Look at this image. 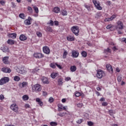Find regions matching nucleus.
Segmentation results:
<instances>
[{
  "instance_id": "nucleus-34",
  "label": "nucleus",
  "mask_w": 126,
  "mask_h": 126,
  "mask_svg": "<svg viewBox=\"0 0 126 126\" xmlns=\"http://www.w3.org/2000/svg\"><path fill=\"white\" fill-rule=\"evenodd\" d=\"M81 55L83 58H86V57H87V53H86V51H83L81 53Z\"/></svg>"
},
{
  "instance_id": "nucleus-33",
  "label": "nucleus",
  "mask_w": 126,
  "mask_h": 126,
  "mask_svg": "<svg viewBox=\"0 0 126 126\" xmlns=\"http://www.w3.org/2000/svg\"><path fill=\"white\" fill-rule=\"evenodd\" d=\"M54 21L53 20H51L47 23L48 25H50V26H54Z\"/></svg>"
},
{
  "instance_id": "nucleus-49",
  "label": "nucleus",
  "mask_w": 126,
  "mask_h": 126,
  "mask_svg": "<svg viewBox=\"0 0 126 126\" xmlns=\"http://www.w3.org/2000/svg\"><path fill=\"white\" fill-rule=\"evenodd\" d=\"M100 16H101V14L100 13H97L95 15V18H99Z\"/></svg>"
},
{
  "instance_id": "nucleus-63",
  "label": "nucleus",
  "mask_w": 126,
  "mask_h": 126,
  "mask_svg": "<svg viewBox=\"0 0 126 126\" xmlns=\"http://www.w3.org/2000/svg\"><path fill=\"white\" fill-rule=\"evenodd\" d=\"M25 107L26 108H30V105L29 104H26L25 105Z\"/></svg>"
},
{
  "instance_id": "nucleus-4",
  "label": "nucleus",
  "mask_w": 126,
  "mask_h": 126,
  "mask_svg": "<svg viewBox=\"0 0 126 126\" xmlns=\"http://www.w3.org/2000/svg\"><path fill=\"white\" fill-rule=\"evenodd\" d=\"M117 25L116 26V29L117 30H123L124 29V23L121 21H118L116 23Z\"/></svg>"
},
{
  "instance_id": "nucleus-51",
  "label": "nucleus",
  "mask_w": 126,
  "mask_h": 126,
  "mask_svg": "<svg viewBox=\"0 0 126 126\" xmlns=\"http://www.w3.org/2000/svg\"><path fill=\"white\" fill-rule=\"evenodd\" d=\"M36 35L38 37H42V33L39 32H36Z\"/></svg>"
},
{
  "instance_id": "nucleus-9",
  "label": "nucleus",
  "mask_w": 126,
  "mask_h": 126,
  "mask_svg": "<svg viewBox=\"0 0 126 126\" xmlns=\"http://www.w3.org/2000/svg\"><path fill=\"white\" fill-rule=\"evenodd\" d=\"M43 52L44 53V54L49 55L50 52V48L48 46H44L43 47Z\"/></svg>"
},
{
  "instance_id": "nucleus-26",
  "label": "nucleus",
  "mask_w": 126,
  "mask_h": 126,
  "mask_svg": "<svg viewBox=\"0 0 126 126\" xmlns=\"http://www.w3.org/2000/svg\"><path fill=\"white\" fill-rule=\"evenodd\" d=\"M45 31H46V32H53V29L51 27H46Z\"/></svg>"
},
{
  "instance_id": "nucleus-58",
  "label": "nucleus",
  "mask_w": 126,
  "mask_h": 126,
  "mask_svg": "<svg viewBox=\"0 0 126 126\" xmlns=\"http://www.w3.org/2000/svg\"><path fill=\"white\" fill-rule=\"evenodd\" d=\"M4 99V96L2 94L0 95V100H3Z\"/></svg>"
},
{
  "instance_id": "nucleus-61",
  "label": "nucleus",
  "mask_w": 126,
  "mask_h": 126,
  "mask_svg": "<svg viewBox=\"0 0 126 126\" xmlns=\"http://www.w3.org/2000/svg\"><path fill=\"white\" fill-rule=\"evenodd\" d=\"M0 3L1 4L3 5V4H4V3H5V1H4L3 0H2L0 1Z\"/></svg>"
},
{
  "instance_id": "nucleus-47",
  "label": "nucleus",
  "mask_w": 126,
  "mask_h": 126,
  "mask_svg": "<svg viewBox=\"0 0 126 126\" xmlns=\"http://www.w3.org/2000/svg\"><path fill=\"white\" fill-rule=\"evenodd\" d=\"M65 114V113L64 112L60 113L57 114V116H59V117H63Z\"/></svg>"
},
{
  "instance_id": "nucleus-27",
  "label": "nucleus",
  "mask_w": 126,
  "mask_h": 126,
  "mask_svg": "<svg viewBox=\"0 0 126 126\" xmlns=\"http://www.w3.org/2000/svg\"><path fill=\"white\" fill-rule=\"evenodd\" d=\"M111 49L109 48L106 49H104V53L106 54V55H109V54H111Z\"/></svg>"
},
{
  "instance_id": "nucleus-28",
  "label": "nucleus",
  "mask_w": 126,
  "mask_h": 126,
  "mask_svg": "<svg viewBox=\"0 0 126 126\" xmlns=\"http://www.w3.org/2000/svg\"><path fill=\"white\" fill-rule=\"evenodd\" d=\"M84 6L87 8V9L89 11H90V10H91V9L90 8V5H88L87 4H85L84 5Z\"/></svg>"
},
{
  "instance_id": "nucleus-10",
  "label": "nucleus",
  "mask_w": 126,
  "mask_h": 126,
  "mask_svg": "<svg viewBox=\"0 0 126 126\" xmlns=\"http://www.w3.org/2000/svg\"><path fill=\"white\" fill-rule=\"evenodd\" d=\"M79 56V53L76 50H73L72 51V58H78Z\"/></svg>"
},
{
  "instance_id": "nucleus-55",
  "label": "nucleus",
  "mask_w": 126,
  "mask_h": 126,
  "mask_svg": "<svg viewBox=\"0 0 126 126\" xmlns=\"http://www.w3.org/2000/svg\"><path fill=\"white\" fill-rule=\"evenodd\" d=\"M42 95L43 96H47L48 95V93L45 91L42 92Z\"/></svg>"
},
{
  "instance_id": "nucleus-11",
  "label": "nucleus",
  "mask_w": 126,
  "mask_h": 126,
  "mask_svg": "<svg viewBox=\"0 0 126 126\" xmlns=\"http://www.w3.org/2000/svg\"><path fill=\"white\" fill-rule=\"evenodd\" d=\"M106 68L108 70V71L109 72H110L111 73H113V72L114 71V70H113V67H112V66L109 64H107L106 65Z\"/></svg>"
},
{
  "instance_id": "nucleus-44",
  "label": "nucleus",
  "mask_w": 126,
  "mask_h": 126,
  "mask_svg": "<svg viewBox=\"0 0 126 126\" xmlns=\"http://www.w3.org/2000/svg\"><path fill=\"white\" fill-rule=\"evenodd\" d=\"M81 94H80V93L77 92H76L75 93V96H76V97H79V96H81Z\"/></svg>"
},
{
  "instance_id": "nucleus-18",
  "label": "nucleus",
  "mask_w": 126,
  "mask_h": 126,
  "mask_svg": "<svg viewBox=\"0 0 126 126\" xmlns=\"http://www.w3.org/2000/svg\"><path fill=\"white\" fill-rule=\"evenodd\" d=\"M19 39L20 41H26V40H27V37L24 34H21L19 37Z\"/></svg>"
},
{
  "instance_id": "nucleus-62",
  "label": "nucleus",
  "mask_w": 126,
  "mask_h": 126,
  "mask_svg": "<svg viewBox=\"0 0 126 126\" xmlns=\"http://www.w3.org/2000/svg\"><path fill=\"white\" fill-rule=\"evenodd\" d=\"M99 101H100V102H103V101H105V98H104V97H101V98L100 99Z\"/></svg>"
},
{
  "instance_id": "nucleus-53",
  "label": "nucleus",
  "mask_w": 126,
  "mask_h": 126,
  "mask_svg": "<svg viewBox=\"0 0 126 126\" xmlns=\"http://www.w3.org/2000/svg\"><path fill=\"white\" fill-rule=\"evenodd\" d=\"M102 106L103 107H106V106H108V103L106 102H103L102 103Z\"/></svg>"
},
{
  "instance_id": "nucleus-21",
  "label": "nucleus",
  "mask_w": 126,
  "mask_h": 126,
  "mask_svg": "<svg viewBox=\"0 0 126 126\" xmlns=\"http://www.w3.org/2000/svg\"><path fill=\"white\" fill-rule=\"evenodd\" d=\"M53 11L55 13H59V12L61 11V9H60L59 7H54Z\"/></svg>"
},
{
  "instance_id": "nucleus-8",
  "label": "nucleus",
  "mask_w": 126,
  "mask_h": 126,
  "mask_svg": "<svg viewBox=\"0 0 126 126\" xmlns=\"http://www.w3.org/2000/svg\"><path fill=\"white\" fill-rule=\"evenodd\" d=\"M33 57L35 58V59H42L44 58V55L40 53H34Z\"/></svg>"
},
{
  "instance_id": "nucleus-46",
  "label": "nucleus",
  "mask_w": 126,
  "mask_h": 126,
  "mask_svg": "<svg viewBox=\"0 0 126 126\" xmlns=\"http://www.w3.org/2000/svg\"><path fill=\"white\" fill-rule=\"evenodd\" d=\"M28 10L31 13H32L33 12V9H32V8L30 6L28 7Z\"/></svg>"
},
{
  "instance_id": "nucleus-54",
  "label": "nucleus",
  "mask_w": 126,
  "mask_h": 126,
  "mask_svg": "<svg viewBox=\"0 0 126 126\" xmlns=\"http://www.w3.org/2000/svg\"><path fill=\"white\" fill-rule=\"evenodd\" d=\"M106 5L110 6V5H111V4H112V2H111V1L108 0L106 2Z\"/></svg>"
},
{
  "instance_id": "nucleus-16",
  "label": "nucleus",
  "mask_w": 126,
  "mask_h": 126,
  "mask_svg": "<svg viewBox=\"0 0 126 126\" xmlns=\"http://www.w3.org/2000/svg\"><path fill=\"white\" fill-rule=\"evenodd\" d=\"M9 59V57L7 56L3 58V59H2L3 63L5 64H7L9 63V61H8Z\"/></svg>"
},
{
  "instance_id": "nucleus-12",
  "label": "nucleus",
  "mask_w": 126,
  "mask_h": 126,
  "mask_svg": "<svg viewBox=\"0 0 126 126\" xmlns=\"http://www.w3.org/2000/svg\"><path fill=\"white\" fill-rule=\"evenodd\" d=\"M66 39L67 41H69L70 42H71L75 40V37H74V36L73 35H69L66 37Z\"/></svg>"
},
{
  "instance_id": "nucleus-50",
  "label": "nucleus",
  "mask_w": 126,
  "mask_h": 126,
  "mask_svg": "<svg viewBox=\"0 0 126 126\" xmlns=\"http://www.w3.org/2000/svg\"><path fill=\"white\" fill-rule=\"evenodd\" d=\"M94 125V123L91 121L88 122V126H92Z\"/></svg>"
},
{
  "instance_id": "nucleus-1",
  "label": "nucleus",
  "mask_w": 126,
  "mask_h": 126,
  "mask_svg": "<svg viewBox=\"0 0 126 126\" xmlns=\"http://www.w3.org/2000/svg\"><path fill=\"white\" fill-rule=\"evenodd\" d=\"M71 31L76 36L79 35V27L77 26H73L71 28Z\"/></svg>"
},
{
  "instance_id": "nucleus-3",
  "label": "nucleus",
  "mask_w": 126,
  "mask_h": 126,
  "mask_svg": "<svg viewBox=\"0 0 126 126\" xmlns=\"http://www.w3.org/2000/svg\"><path fill=\"white\" fill-rule=\"evenodd\" d=\"M96 71L97 73L96 75L97 78L101 79L103 76H105V72H104V71L102 70L101 69H99L97 70Z\"/></svg>"
},
{
  "instance_id": "nucleus-43",
  "label": "nucleus",
  "mask_w": 126,
  "mask_h": 126,
  "mask_svg": "<svg viewBox=\"0 0 126 126\" xmlns=\"http://www.w3.org/2000/svg\"><path fill=\"white\" fill-rule=\"evenodd\" d=\"M50 126H58V123H57L56 122H52L50 123Z\"/></svg>"
},
{
  "instance_id": "nucleus-30",
  "label": "nucleus",
  "mask_w": 126,
  "mask_h": 126,
  "mask_svg": "<svg viewBox=\"0 0 126 126\" xmlns=\"http://www.w3.org/2000/svg\"><path fill=\"white\" fill-rule=\"evenodd\" d=\"M122 78H123V75H119L117 77V80H118V82H122Z\"/></svg>"
},
{
  "instance_id": "nucleus-5",
  "label": "nucleus",
  "mask_w": 126,
  "mask_h": 126,
  "mask_svg": "<svg viewBox=\"0 0 126 126\" xmlns=\"http://www.w3.org/2000/svg\"><path fill=\"white\" fill-rule=\"evenodd\" d=\"M93 2L94 4L95 5L96 9H98V10H102L103 9V8L100 5V2L96 0H93Z\"/></svg>"
},
{
  "instance_id": "nucleus-37",
  "label": "nucleus",
  "mask_w": 126,
  "mask_h": 126,
  "mask_svg": "<svg viewBox=\"0 0 126 126\" xmlns=\"http://www.w3.org/2000/svg\"><path fill=\"white\" fill-rule=\"evenodd\" d=\"M108 112L110 116H114V114H115V111H113V110H109Z\"/></svg>"
},
{
  "instance_id": "nucleus-52",
  "label": "nucleus",
  "mask_w": 126,
  "mask_h": 126,
  "mask_svg": "<svg viewBox=\"0 0 126 126\" xmlns=\"http://www.w3.org/2000/svg\"><path fill=\"white\" fill-rule=\"evenodd\" d=\"M49 102L50 103H53V102H54V98H53L52 97H50L49 99Z\"/></svg>"
},
{
  "instance_id": "nucleus-29",
  "label": "nucleus",
  "mask_w": 126,
  "mask_h": 126,
  "mask_svg": "<svg viewBox=\"0 0 126 126\" xmlns=\"http://www.w3.org/2000/svg\"><path fill=\"white\" fill-rule=\"evenodd\" d=\"M24 23L25 25H30L31 24V21L29 20H25Z\"/></svg>"
},
{
  "instance_id": "nucleus-6",
  "label": "nucleus",
  "mask_w": 126,
  "mask_h": 126,
  "mask_svg": "<svg viewBox=\"0 0 126 126\" xmlns=\"http://www.w3.org/2000/svg\"><path fill=\"white\" fill-rule=\"evenodd\" d=\"M9 81V78L4 77L0 80V85H3Z\"/></svg>"
},
{
  "instance_id": "nucleus-40",
  "label": "nucleus",
  "mask_w": 126,
  "mask_h": 126,
  "mask_svg": "<svg viewBox=\"0 0 126 126\" xmlns=\"http://www.w3.org/2000/svg\"><path fill=\"white\" fill-rule=\"evenodd\" d=\"M66 56H67V52L66 51H64L63 54V59H66Z\"/></svg>"
},
{
  "instance_id": "nucleus-57",
  "label": "nucleus",
  "mask_w": 126,
  "mask_h": 126,
  "mask_svg": "<svg viewBox=\"0 0 126 126\" xmlns=\"http://www.w3.org/2000/svg\"><path fill=\"white\" fill-rule=\"evenodd\" d=\"M54 25H55L56 26H59V21H54Z\"/></svg>"
},
{
  "instance_id": "nucleus-64",
  "label": "nucleus",
  "mask_w": 126,
  "mask_h": 126,
  "mask_svg": "<svg viewBox=\"0 0 126 126\" xmlns=\"http://www.w3.org/2000/svg\"><path fill=\"white\" fill-rule=\"evenodd\" d=\"M38 104H39V105H40V106H42L43 105V102L40 101V102H38Z\"/></svg>"
},
{
  "instance_id": "nucleus-48",
  "label": "nucleus",
  "mask_w": 126,
  "mask_h": 126,
  "mask_svg": "<svg viewBox=\"0 0 126 126\" xmlns=\"http://www.w3.org/2000/svg\"><path fill=\"white\" fill-rule=\"evenodd\" d=\"M83 103H79L77 104V106L78 108H81L82 107H83Z\"/></svg>"
},
{
  "instance_id": "nucleus-32",
  "label": "nucleus",
  "mask_w": 126,
  "mask_h": 126,
  "mask_svg": "<svg viewBox=\"0 0 126 126\" xmlns=\"http://www.w3.org/2000/svg\"><path fill=\"white\" fill-rule=\"evenodd\" d=\"M62 14L63 16L67 15V11H66V10H62Z\"/></svg>"
},
{
  "instance_id": "nucleus-41",
  "label": "nucleus",
  "mask_w": 126,
  "mask_h": 126,
  "mask_svg": "<svg viewBox=\"0 0 126 126\" xmlns=\"http://www.w3.org/2000/svg\"><path fill=\"white\" fill-rule=\"evenodd\" d=\"M56 63H51L50 64V66H51L52 68H55L56 67Z\"/></svg>"
},
{
  "instance_id": "nucleus-14",
  "label": "nucleus",
  "mask_w": 126,
  "mask_h": 126,
  "mask_svg": "<svg viewBox=\"0 0 126 126\" xmlns=\"http://www.w3.org/2000/svg\"><path fill=\"white\" fill-rule=\"evenodd\" d=\"M116 17H117V16L113 15L110 18H106L104 21H105V22H108L109 21H112V20H113V19H115V18H116Z\"/></svg>"
},
{
  "instance_id": "nucleus-2",
  "label": "nucleus",
  "mask_w": 126,
  "mask_h": 126,
  "mask_svg": "<svg viewBox=\"0 0 126 126\" xmlns=\"http://www.w3.org/2000/svg\"><path fill=\"white\" fill-rule=\"evenodd\" d=\"M32 90L33 92H36V93H38V92H40V91L42 90L41 85H39V84H36L32 86Z\"/></svg>"
},
{
  "instance_id": "nucleus-35",
  "label": "nucleus",
  "mask_w": 126,
  "mask_h": 126,
  "mask_svg": "<svg viewBox=\"0 0 126 126\" xmlns=\"http://www.w3.org/2000/svg\"><path fill=\"white\" fill-rule=\"evenodd\" d=\"M58 110L59 111H62V110H63V104H59L58 105Z\"/></svg>"
},
{
  "instance_id": "nucleus-22",
  "label": "nucleus",
  "mask_w": 126,
  "mask_h": 126,
  "mask_svg": "<svg viewBox=\"0 0 126 126\" xmlns=\"http://www.w3.org/2000/svg\"><path fill=\"white\" fill-rule=\"evenodd\" d=\"M8 36L12 39H15L16 38V33H9Z\"/></svg>"
},
{
  "instance_id": "nucleus-60",
  "label": "nucleus",
  "mask_w": 126,
  "mask_h": 126,
  "mask_svg": "<svg viewBox=\"0 0 126 126\" xmlns=\"http://www.w3.org/2000/svg\"><path fill=\"white\" fill-rule=\"evenodd\" d=\"M70 79H71L70 77H67L65 78V80L66 81H69V80H70Z\"/></svg>"
},
{
  "instance_id": "nucleus-45",
  "label": "nucleus",
  "mask_w": 126,
  "mask_h": 126,
  "mask_svg": "<svg viewBox=\"0 0 126 126\" xmlns=\"http://www.w3.org/2000/svg\"><path fill=\"white\" fill-rule=\"evenodd\" d=\"M17 72H19V73L22 74L24 73V72H25V70L19 69L17 71Z\"/></svg>"
},
{
  "instance_id": "nucleus-19",
  "label": "nucleus",
  "mask_w": 126,
  "mask_h": 126,
  "mask_svg": "<svg viewBox=\"0 0 126 126\" xmlns=\"http://www.w3.org/2000/svg\"><path fill=\"white\" fill-rule=\"evenodd\" d=\"M57 76H59V73L58 72H53L51 74V77H52L53 79H55Z\"/></svg>"
},
{
  "instance_id": "nucleus-56",
  "label": "nucleus",
  "mask_w": 126,
  "mask_h": 126,
  "mask_svg": "<svg viewBox=\"0 0 126 126\" xmlns=\"http://www.w3.org/2000/svg\"><path fill=\"white\" fill-rule=\"evenodd\" d=\"M77 124H78L79 125H80V124H81V123H82V119H79L77 122H76Z\"/></svg>"
},
{
  "instance_id": "nucleus-25",
  "label": "nucleus",
  "mask_w": 126,
  "mask_h": 126,
  "mask_svg": "<svg viewBox=\"0 0 126 126\" xmlns=\"http://www.w3.org/2000/svg\"><path fill=\"white\" fill-rule=\"evenodd\" d=\"M7 43L9 45H14V44L15 43V41L12 39H8L7 41Z\"/></svg>"
},
{
  "instance_id": "nucleus-42",
  "label": "nucleus",
  "mask_w": 126,
  "mask_h": 126,
  "mask_svg": "<svg viewBox=\"0 0 126 126\" xmlns=\"http://www.w3.org/2000/svg\"><path fill=\"white\" fill-rule=\"evenodd\" d=\"M19 17L20 18H22V19H25V16L23 13L20 14Z\"/></svg>"
},
{
  "instance_id": "nucleus-38",
  "label": "nucleus",
  "mask_w": 126,
  "mask_h": 126,
  "mask_svg": "<svg viewBox=\"0 0 126 126\" xmlns=\"http://www.w3.org/2000/svg\"><path fill=\"white\" fill-rule=\"evenodd\" d=\"M33 9L37 14H38L39 13V9L36 6H33Z\"/></svg>"
},
{
  "instance_id": "nucleus-13",
  "label": "nucleus",
  "mask_w": 126,
  "mask_h": 126,
  "mask_svg": "<svg viewBox=\"0 0 126 126\" xmlns=\"http://www.w3.org/2000/svg\"><path fill=\"white\" fill-rule=\"evenodd\" d=\"M2 71L6 73H10V72H11V69L8 67H4L2 68Z\"/></svg>"
},
{
  "instance_id": "nucleus-39",
  "label": "nucleus",
  "mask_w": 126,
  "mask_h": 126,
  "mask_svg": "<svg viewBox=\"0 0 126 126\" xmlns=\"http://www.w3.org/2000/svg\"><path fill=\"white\" fill-rule=\"evenodd\" d=\"M56 66H57V67H58V68H59V69H63V67L62 66L61 64H59V63H56Z\"/></svg>"
},
{
  "instance_id": "nucleus-59",
  "label": "nucleus",
  "mask_w": 126,
  "mask_h": 126,
  "mask_svg": "<svg viewBox=\"0 0 126 126\" xmlns=\"http://www.w3.org/2000/svg\"><path fill=\"white\" fill-rule=\"evenodd\" d=\"M112 27V25H108L107 27H106V29H111V28Z\"/></svg>"
},
{
  "instance_id": "nucleus-7",
  "label": "nucleus",
  "mask_w": 126,
  "mask_h": 126,
  "mask_svg": "<svg viewBox=\"0 0 126 126\" xmlns=\"http://www.w3.org/2000/svg\"><path fill=\"white\" fill-rule=\"evenodd\" d=\"M10 109L12 110L15 113L18 112V106L16 105V103H13L10 106Z\"/></svg>"
},
{
  "instance_id": "nucleus-23",
  "label": "nucleus",
  "mask_w": 126,
  "mask_h": 126,
  "mask_svg": "<svg viewBox=\"0 0 126 126\" xmlns=\"http://www.w3.org/2000/svg\"><path fill=\"white\" fill-rule=\"evenodd\" d=\"M77 69V68L75 65H72L70 66V70L71 72H74V71H76Z\"/></svg>"
},
{
  "instance_id": "nucleus-36",
  "label": "nucleus",
  "mask_w": 126,
  "mask_h": 126,
  "mask_svg": "<svg viewBox=\"0 0 126 126\" xmlns=\"http://www.w3.org/2000/svg\"><path fill=\"white\" fill-rule=\"evenodd\" d=\"M14 80L15 81H19L20 80V77H18V76H15L14 77Z\"/></svg>"
},
{
  "instance_id": "nucleus-17",
  "label": "nucleus",
  "mask_w": 126,
  "mask_h": 126,
  "mask_svg": "<svg viewBox=\"0 0 126 126\" xmlns=\"http://www.w3.org/2000/svg\"><path fill=\"white\" fill-rule=\"evenodd\" d=\"M41 81H42L44 84H49V80L48 78H46V77H43L41 78Z\"/></svg>"
},
{
  "instance_id": "nucleus-31",
  "label": "nucleus",
  "mask_w": 126,
  "mask_h": 126,
  "mask_svg": "<svg viewBox=\"0 0 126 126\" xmlns=\"http://www.w3.org/2000/svg\"><path fill=\"white\" fill-rule=\"evenodd\" d=\"M23 99L24 101H27V100L29 99V96L27 95H24L23 96Z\"/></svg>"
},
{
  "instance_id": "nucleus-24",
  "label": "nucleus",
  "mask_w": 126,
  "mask_h": 126,
  "mask_svg": "<svg viewBox=\"0 0 126 126\" xmlns=\"http://www.w3.org/2000/svg\"><path fill=\"white\" fill-rule=\"evenodd\" d=\"M1 50L4 53H6V52H9V49L7 46H4L3 48H1Z\"/></svg>"
},
{
  "instance_id": "nucleus-15",
  "label": "nucleus",
  "mask_w": 126,
  "mask_h": 126,
  "mask_svg": "<svg viewBox=\"0 0 126 126\" xmlns=\"http://www.w3.org/2000/svg\"><path fill=\"white\" fill-rule=\"evenodd\" d=\"M58 85L59 86H63V78H60L58 79L57 81Z\"/></svg>"
},
{
  "instance_id": "nucleus-20",
  "label": "nucleus",
  "mask_w": 126,
  "mask_h": 126,
  "mask_svg": "<svg viewBox=\"0 0 126 126\" xmlns=\"http://www.w3.org/2000/svg\"><path fill=\"white\" fill-rule=\"evenodd\" d=\"M28 85V83L26 82H23L22 83H20L19 86L21 87V88H23L24 87H26Z\"/></svg>"
}]
</instances>
